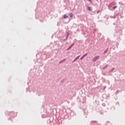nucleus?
Instances as JSON below:
<instances>
[{
	"instance_id": "nucleus-10",
	"label": "nucleus",
	"mask_w": 125,
	"mask_h": 125,
	"mask_svg": "<svg viewBox=\"0 0 125 125\" xmlns=\"http://www.w3.org/2000/svg\"><path fill=\"white\" fill-rule=\"evenodd\" d=\"M88 0L89 1H90V2H91V0Z\"/></svg>"
},
{
	"instance_id": "nucleus-2",
	"label": "nucleus",
	"mask_w": 125,
	"mask_h": 125,
	"mask_svg": "<svg viewBox=\"0 0 125 125\" xmlns=\"http://www.w3.org/2000/svg\"><path fill=\"white\" fill-rule=\"evenodd\" d=\"M88 10L91 11V10H92V8L91 7H88Z\"/></svg>"
},
{
	"instance_id": "nucleus-4",
	"label": "nucleus",
	"mask_w": 125,
	"mask_h": 125,
	"mask_svg": "<svg viewBox=\"0 0 125 125\" xmlns=\"http://www.w3.org/2000/svg\"><path fill=\"white\" fill-rule=\"evenodd\" d=\"M79 58H80V56H79L76 58V59L74 61V62H75V61H76V60H78V59H79Z\"/></svg>"
},
{
	"instance_id": "nucleus-7",
	"label": "nucleus",
	"mask_w": 125,
	"mask_h": 125,
	"mask_svg": "<svg viewBox=\"0 0 125 125\" xmlns=\"http://www.w3.org/2000/svg\"><path fill=\"white\" fill-rule=\"evenodd\" d=\"M117 7L116 6H115L113 7V9H115V8H117Z\"/></svg>"
},
{
	"instance_id": "nucleus-5",
	"label": "nucleus",
	"mask_w": 125,
	"mask_h": 125,
	"mask_svg": "<svg viewBox=\"0 0 125 125\" xmlns=\"http://www.w3.org/2000/svg\"><path fill=\"white\" fill-rule=\"evenodd\" d=\"M69 16L70 17L72 18L73 16H74V15L72 13H69Z\"/></svg>"
},
{
	"instance_id": "nucleus-8",
	"label": "nucleus",
	"mask_w": 125,
	"mask_h": 125,
	"mask_svg": "<svg viewBox=\"0 0 125 125\" xmlns=\"http://www.w3.org/2000/svg\"><path fill=\"white\" fill-rule=\"evenodd\" d=\"M86 55H87V54H86L83 55V57L84 58Z\"/></svg>"
},
{
	"instance_id": "nucleus-6",
	"label": "nucleus",
	"mask_w": 125,
	"mask_h": 125,
	"mask_svg": "<svg viewBox=\"0 0 125 125\" xmlns=\"http://www.w3.org/2000/svg\"><path fill=\"white\" fill-rule=\"evenodd\" d=\"M83 58H84V57H83V56L81 58V60H82V59H83Z\"/></svg>"
},
{
	"instance_id": "nucleus-1",
	"label": "nucleus",
	"mask_w": 125,
	"mask_h": 125,
	"mask_svg": "<svg viewBox=\"0 0 125 125\" xmlns=\"http://www.w3.org/2000/svg\"><path fill=\"white\" fill-rule=\"evenodd\" d=\"M99 59V56H97L93 58V61L94 62H95V61H96V60H98Z\"/></svg>"
},
{
	"instance_id": "nucleus-3",
	"label": "nucleus",
	"mask_w": 125,
	"mask_h": 125,
	"mask_svg": "<svg viewBox=\"0 0 125 125\" xmlns=\"http://www.w3.org/2000/svg\"><path fill=\"white\" fill-rule=\"evenodd\" d=\"M63 18L64 19H66V18H68V16H67L66 15H64L63 16Z\"/></svg>"
},
{
	"instance_id": "nucleus-9",
	"label": "nucleus",
	"mask_w": 125,
	"mask_h": 125,
	"mask_svg": "<svg viewBox=\"0 0 125 125\" xmlns=\"http://www.w3.org/2000/svg\"><path fill=\"white\" fill-rule=\"evenodd\" d=\"M86 55H87V54H86L83 55V57L84 58Z\"/></svg>"
}]
</instances>
